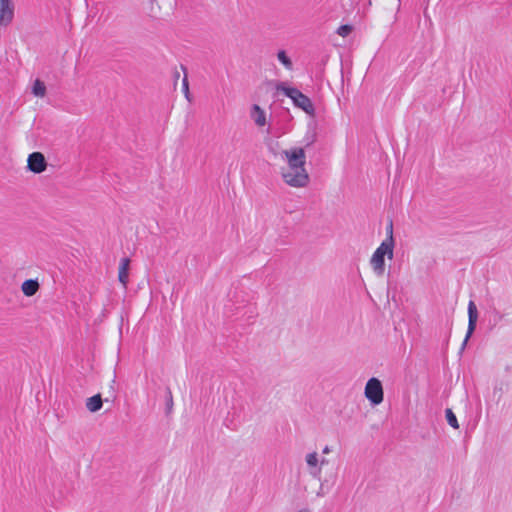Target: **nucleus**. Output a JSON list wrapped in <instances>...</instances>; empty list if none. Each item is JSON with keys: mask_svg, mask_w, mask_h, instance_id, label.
Segmentation results:
<instances>
[{"mask_svg": "<svg viewBox=\"0 0 512 512\" xmlns=\"http://www.w3.org/2000/svg\"><path fill=\"white\" fill-rule=\"evenodd\" d=\"M281 159L286 163L281 167L283 182L293 188H305L310 182L306 169V153L303 147H292L281 152Z\"/></svg>", "mask_w": 512, "mask_h": 512, "instance_id": "obj_1", "label": "nucleus"}, {"mask_svg": "<svg viewBox=\"0 0 512 512\" xmlns=\"http://www.w3.org/2000/svg\"><path fill=\"white\" fill-rule=\"evenodd\" d=\"M331 452V449L328 445H326L323 450H322V453L323 454H329Z\"/></svg>", "mask_w": 512, "mask_h": 512, "instance_id": "obj_19", "label": "nucleus"}, {"mask_svg": "<svg viewBox=\"0 0 512 512\" xmlns=\"http://www.w3.org/2000/svg\"><path fill=\"white\" fill-rule=\"evenodd\" d=\"M102 405L103 402L100 394H96L86 400V408L92 413L99 411Z\"/></svg>", "mask_w": 512, "mask_h": 512, "instance_id": "obj_12", "label": "nucleus"}, {"mask_svg": "<svg viewBox=\"0 0 512 512\" xmlns=\"http://www.w3.org/2000/svg\"><path fill=\"white\" fill-rule=\"evenodd\" d=\"M392 240V242L394 243V238H393V224L392 222L389 223V226L387 227V238L385 240Z\"/></svg>", "mask_w": 512, "mask_h": 512, "instance_id": "obj_18", "label": "nucleus"}, {"mask_svg": "<svg viewBox=\"0 0 512 512\" xmlns=\"http://www.w3.org/2000/svg\"><path fill=\"white\" fill-rule=\"evenodd\" d=\"M305 462L308 467V472L310 476H312L314 479H320L321 468L319 454L316 451L306 454Z\"/></svg>", "mask_w": 512, "mask_h": 512, "instance_id": "obj_7", "label": "nucleus"}, {"mask_svg": "<svg viewBox=\"0 0 512 512\" xmlns=\"http://www.w3.org/2000/svg\"><path fill=\"white\" fill-rule=\"evenodd\" d=\"M445 414H446V420H447L448 424L451 427H453L454 429H458L459 424H458L457 418H456L455 414L453 413V411L448 408V409H446Z\"/></svg>", "mask_w": 512, "mask_h": 512, "instance_id": "obj_15", "label": "nucleus"}, {"mask_svg": "<svg viewBox=\"0 0 512 512\" xmlns=\"http://www.w3.org/2000/svg\"><path fill=\"white\" fill-rule=\"evenodd\" d=\"M14 17L13 0H0V25L7 26Z\"/></svg>", "mask_w": 512, "mask_h": 512, "instance_id": "obj_8", "label": "nucleus"}, {"mask_svg": "<svg viewBox=\"0 0 512 512\" xmlns=\"http://www.w3.org/2000/svg\"><path fill=\"white\" fill-rule=\"evenodd\" d=\"M277 58L287 70L293 69V63L284 50L278 51Z\"/></svg>", "mask_w": 512, "mask_h": 512, "instance_id": "obj_14", "label": "nucleus"}, {"mask_svg": "<svg viewBox=\"0 0 512 512\" xmlns=\"http://www.w3.org/2000/svg\"><path fill=\"white\" fill-rule=\"evenodd\" d=\"M327 459L324 457H320V468L322 469V466L327 464Z\"/></svg>", "mask_w": 512, "mask_h": 512, "instance_id": "obj_20", "label": "nucleus"}, {"mask_svg": "<svg viewBox=\"0 0 512 512\" xmlns=\"http://www.w3.org/2000/svg\"><path fill=\"white\" fill-rule=\"evenodd\" d=\"M352 32V26L350 25H341L337 29V34L342 37H347Z\"/></svg>", "mask_w": 512, "mask_h": 512, "instance_id": "obj_17", "label": "nucleus"}, {"mask_svg": "<svg viewBox=\"0 0 512 512\" xmlns=\"http://www.w3.org/2000/svg\"><path fill=\"white\" fill-rule=\"evenodd\" d=\"M477 319H478L477 307H476L474 301H469V303H468V329H467L465 339L462 343L461 349L465 348L469 338L473 334V332L476 328Z\"/></svg>", "mask_w": 512, "mask_h": 512, "instance_id": "obj_5", "label": "nucleus"}, {"mask_svg": "<svg viewBox=\"0 0 512 512\" xmlns=\"http://www.w3.org/2000/svg\"><path fill=\"white\" fill-rule=\"evenodd\" d=\"M32 94L36 97L43 98L46 95V86L43 81L36 79L32 86Z\"/></svg>", "mask_w": 512, "mask_h": 512, "instance_id": "obj_13", "label": "nucleus"}, {"mask_svg": "<svg viewBox=\"0 0 512 512\" xmlns=\"http://www.w3.org/2000/svg\"><path fill=\"white\" fill-rule=\"evenodd\" d=\"M129 258H122L119 265L118 279L124 288L127 287L129 277Z\"/></svg>", "mask_w": 512, "mask_h": 512, "instance_id": "obj_9", "label": "nucleus"}, {"mask_svg": "<svg viewBox=\"0 0 512 512\" xmlns=\"http://www.w3.org/2000/svg\"><path fill=\"white\" fill-rule=\"evenodd\" d=\"M150 1H151V3H153L155 0H150Z\"/></svg>", "mask_w": 512, "mask_h": 512, "instance_id": "obj_21", "label": "nucleus"}, {"mask_svg": "<svg viewBox=\"0 0 512 512\" xmlns=\"http://www.w3.org/2000/svg\"><path fill=\"white\" fill-rule=\"evenodd\" d=\"M394 255V243L392 240H384L374 251L370 265L377 276H383L385 272V256L392 259Z\"/></svg>", "mask_w": 512, "mask_h": 512, "instance_id": "obj_3", "label": "nucleus"}, {"mask_svg": "<svg viewBox=\"0 0 512 512\" xmlns=\"http://www.w3.org/2000/svg\"><path fill=\"white\" fill-rule=\"evenodd\" d=\"M276 90L289 97L296 107L302 109L308 115L313 116L315 114V108L310 98L297 88L288 87L284 82H280L276 85Z\"/></svg>", "mask_w": 512, "mask_h": 512, "instance_id": "obj_2", "label": "nucleus"}, {"mask_svg": "<svg viewBox=\"0 0 512 512\" xmlns=\"http://www.w3.org/2000/svg\"><path fill=\"white\" fill-rule=\"evenodd\" d=\"M182 91L185 95V98L191 102V97H190V92H189V82H188V78H187V75L185 74L183 80H182Z\"/></svg>", "mask_w": 512, "mask_h": 512, "instance_id": "obj_16", "label": "nucleus"}, {"mask_svg": "<svg viewBox=\"0 0 512 512\" xmlns=\"http://www.w3.org/2000/svg\"><path fill=\"white\" fill-rule=\"evenodd\" d=\"M365 396L374 405L380 404L383 401L381 381L374 377L370 378L365 386Z\"/></svg>", "mask_w": 512, "mask_h": 512, "instance_id": "obj_4", "label": "nucleus"}, {"mask_svg": "<svg viewBox=\"0 0 512 512\" xmlns=\"http://www.w3.org/2000/svg\"><path fill=\"white\" fill-rule=\"evenodd\" d=\"M39 287L37 280L28 279L22 283L21 290L25 296L31 297L37 293Z\"/></svg>", "mask_w": 512, "mask_h": 512, "instance_id": "obj_10", "label": "nucleus"}, {"mask_svg": "<svg viewBox=\"0 0 512 512\" xmlns=\"http://www.w3.org/2000/svg\"><path fill=\"white\" fill-rule=\"evenodd\" d=\"M28 169L36 174L42 173L47 167L45 157L40 152H33L28 156Z\"/></svg>", "mask_w": 512, "mask_h": 512, "instance_id": "obj_6", "label": "nucleus"}, {"mask_svg": "<svg viewBox=\"0 0 512 512\" xmlns=\"http://www.w3.org/2000/svg\"><path fill=\"white\" fill-rule=\"evenodd\" d=\"M251 118L257 126H264L266 124V115L264 110L257 104L253 105L251 110Z\"/></svg>", "mask_w": 512, "mask_h": 512, "instance_id": "obj_11", "label": "nucleus"}]
</instances>
